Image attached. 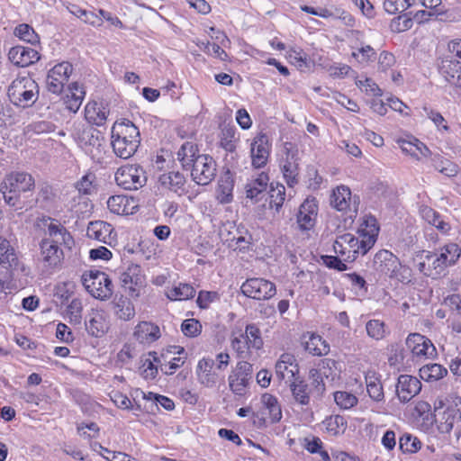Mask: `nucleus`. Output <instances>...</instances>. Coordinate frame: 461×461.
I'll return each mask as SVG.
<instances>
[{
    "instance_id": "nucleus-1",
    "label": "nucleus",
    "mask_w": 461,
    "mask_h": 461,
    "mask_svg": "<svg viewBox=\"0 0 461 461\" xmlns=\"http://www.w3.org/2000/svg\"><path fill=\"white\" fill-rule=\"evenodd\" d=\"M379 226L374 216L366 215L358 229V237L344 233L336 238L333 250L344 261L353 262L359 255H366L376 242Z\"/></svg>"
},
{
    "instance_id": "nucleus-2",
    "label": "nucleus",
    "mask_w": 461,
    "mask_h": 461,
    "mask_svg": "<svg viewBox=\"0 0 461 461\" xmlns=\"http://www.w3.org/2000/svg\"><path fill=\"white\" fill-rule=\"evenodd\" d=\"M46 235L40 242L39 260L44 268L52 270L59 268L64 259L60 246L70 248L74 240L66 227L57 220L49 218Z\"/></svg>"
},
{
    "instance_id": "nucleus-3",
    "label": "nucleus",
    "mask_w": 461,
    "mask_h": 461,
    "mask_svg": "<svg viewBox=\"0 0 461 461\" xmlns=\"http://www.w3.org/2000/svg\"><path fill=\"white\" fill-rule=\"evenodd\" d=\"M177 159L185 170L191 171L192 179L198 185H208L216 176L214 159L209 155L198 154L197 145L194 142L182 144L177 151Z\"/></svg>"
},
{
    "instance_id": "nucleus-4",
    "label": "nucleus",
    "mask_w": 461,
    "mask_h": 461,
    "mask_svg": "<svg viewBox=\"0 0 461 461\" xmlns=\"http://www.w3.org/2000/svg\"><path fill=\"white\" fill-rule=\"evenodd\" d=\"M461 255V249L456 243H447L435 251H423L418 264L420 273L432 278L445 276L447 268L454 266Z\"/></svg>"
},
{
    "instance_id": "nucleus-5",
    "label": "nucleus",
    "mask_w": 461,
    "mask_h": 461,
    "mask_svg": "<svg viewBox=\"0 0 461 461\" xmlns=\"http://www.w3.org/2000/svg\"><path fill=\"white\" fill-rule=\"evenodd\" d=\"M111 134V145L117 157L127 159L134 155L140 143V136L139 129L131 121L116 122Z\"/></svg>"
},
{
    "instance_id": "nucleus-6",
    "label": "nucleus",
    "mask_w": 461,
    "mask_h": 461,
    "mask_svg": "<svg viewBox=\"0 0 461 461\" xmlns=\"http://www.w3.org/2000/svg\"><path fill=\"white\" fill-rule=\"evenodd\" d=\"M35 180L32 175L14 171L7 174L0 185V192L5 203L15 210L23 208L21 202V194L34 189Z\"/></svg>"
},
{
    "instance_id": "nucleus-7",
    "label": "nucleus",
    "mask_w": 461,
    "mask_h": 461,
    "mask_svg": "<svg viewBox=\"0 0 461 461\" xmlns=\"http://www.w3.org/2000/svg\"><path fill=\"white\" fill-rule=\"evenodd\" d=\"M74 138L79 147L95 163H103L106 154L104 135L91 126L84 127L74 132Z\"/></svg>"
},
{
    "instance_id": "nucleus-8",
    "label": "nucleus",
    "mask_w": 461,
    "mask_h": 461,
    "mask_svg": "<svg viewBox=\"0 0 461 461\" xmlns=\"http://www.w3.org/2000/svg\"><path fill=\"white\" fill-rule=\"evenodd\" d=\"M373 268L380 278L389 277L402 283L410 281V269L389 250L382 249L375 255Z\"/></svg>"
},
{
    "instance_id": "nucleus-9",
    "label": "nucleus",
    "mask_w": 461,
    "mask_h": 461,
    "mask_svg": "<svg viewBox=\"0 0 461 461\" xmlns=\"http://www.w3.org/2000/svg\"><path fill=\"white\" fill-rule=\"evenodd\" d=\"M39 94L37 83L30 77L14 79L8 88V96L11 102L20 107L32 105Z\"/></svg>"
},
{
    "instance_id": "nucleus-10",
    "label": "nucleus",
    "mask_w": 461,
    "mask_h": 461,
    "mask_svg": "<svg viewBox=\"0 0 461 461\" xmlns=\"http://www.w3.org/2000/svg\"><path fill=\"white\" fill-rule=\"evenodd\" d=\"M253 423L258 428H265L267 424L280 421L282 409L276 397L270 393H263L258 404L252 412Z\"/></svg>"
},
{
    "instance_id": "nucleus-11",
    "label": "nucleus",
    "mask_w": 461,
    "mask_h": 461,
    "mask_svg": "<svg viewBox=\"0 0 461 461\" xmlns=\"http://www.w3.org/2000/svg\"><path fill=\"white\" fill-rule=\"evenodd\" d=\"M86 290L95 298L104 301L113 292V285L108 275L100 270H89L81 276Z\"/></svg>"
},
{
    "instance_id": "nucleus-12",
    "label": "nucleus",
    "mask_w": 461,
    "mask_h": 461,
    "mask_svg": "<svg viewBox=\"0 0 461 461\" xmlns=\"http://www.w3.org/2000/svg\"><path fill=\"white\" fill-rule=\"evenodd\" d=\"M299 153L298 149L290 142L284 144L283 154L279 159V167L289 187L299 183Z\"/></svg>"
},
{
    "instance_id": "nucleus-13",
    "label": "nucleus",
    "mask_w": 461,
    "mask_h": 461,
    "mask_svg": "<svg viewBox=\"0 0 461 461\" xmlns=\"http://www.w3.org/2000/svg\"><path fill=\"white\" fill-rule=\"evenodd\" d=\"M116 184L126 190H137L147 181L146 173L138 165H124L115 172Z\"/></svg>"
},
{
    "instance_id": "nucleus-14",
    "label": "nucleus",
    "mask_w": 461,
    "mask_h": 461,
    "mask_svg": "<svg viewBox=\"0 0 461 461\" xmlns=\"http://www.w3.org/2000/svg\"><path fill=\"white\" fill-rule=\"evenodd\" d=\"M240 291L246 297L261 301L272 298L276 293V285L269 280L260 277L247 279L240 286Z\"/></svg>"
},
{
    "instance_id": "nucleus-15",
    "label": "nucleus",
    "mask_w": 461,
    "mask_h": 461,
    "mask_svg": "<svg viewBox=\"0 0 461 461\" xmlns=\"http://www.w3.org/2000/svg\"><path fill=\"white\" fill-rule=\"evenodd\" d=\"M73 72V66L68 61H62L51 68L47 75L46 85L49 92L60 95L69 77Z\"/></svg>"
},
{
    "instance_id": "nucleus-16",
    "label": "nucleus",
    "mask_w": 461,
    "mask_h": 461,
    "mask_svg": "<svg viewBox=\"0 0 461 461\" xmlns=\"http://www.w3.org/2000/svg\"><path fill=\"white\" fill-rule=\"evenodd\" d=\"M271 151V143L266 133L259 132L250 142L249 154L251 166L259 169L267 166Z\"/></svg>"
},
{
    "instance_id": "nucleus-17",
    "label": "nucleus",
    "mask_w": 461,
    "mask_h": 461,
    "mask_svg": "<svg viewBox=\"0 0 461 461\" xmlns=\"http://www.w3.org/2000/svg\"><path fill=\"white\" fill-rule=\"evenodd\" d=\"M120 282L122 287L128 292L131 297H139L145 283L140 266L137 264L129 265L126 270L121 273Z\"/></svg>"
},
{
    "instance_id": "nucleus-18",
    "label": "nucleus",
    "mask_w": 461,
    "mask_h": 461,
    "mask_svg": "<svg viewBox=\"0 0 461 461\" xmlns=\"http://www.w3.org/2000/svg\"><path fill=\"white\" fill-rule=\"evenodd\" d=\"M406 345L417 358L431 359L437 350L431 340L420 333H411L406 339Z\"/></svg>"
},
{
    "instance_id": "nucleus-19",
    "label": "nucleus",
    "mask_w": 461,
    "mask_h": 461,
    "mask_svg": "<svg viewBox=\"0 0 461 461\" xmlns=\"http://www.w3.org/2000/svg\"><path fill=\"white\" fill-rule=\"evenodd\" d=\"M86 330L95 338L103 337L109 330V316L102 309H92L85 321Z\"/></svg>"
},
{
    "instance_id": "nucleus-20",
    "label": "nucleus",
    "mask_w": 461,
    "mask_h": 461,
    "mask_svg": "<svg viewBox=\"0 0 461 461\" xmlns=\"http://www.w3.org/2000/svg\"><path fill=\"white\" fill-rule=\"evenodd\" d=\"M330 204L339 212H349V217L357 214V206L356 202L352 201L350 189L346 185L338 186L333 190L330 196Z\"/></svg>"
},
{
    "instance_id": "nucleus-21",
    "label": "nucleus",
    "mask_w": 461,
    "mask_h": 461,
    "mask_svg": "<svg viewBox=\"0 0 461 461\" xmlns=\"http://www.w3.org/2000/svg\"><path fill=\"white\" fill-rule=\"evenodd\" d=\"M318 214V202L314 197H308L300 205L296 215L299 228L303 230L312 229L316 223Z\"/></svg>"
},
{
    "instance_id": "nucleus-22",
    "label": "nucleus",
    "mask_w": 461,
    "mask_h": 461,
    "mask_svg": "<svg viewBox=\"0 0 461 461\" xmlns=\"http://www.w3.org/2000/svg\"><path fill=\"white\" fill-rule=\"evenodd\" d=\"M439 69L449 84L461 87V59L449 51L442 59Z\"/></svg>"
},
{
    "instance_id": "nucleus-23",
    "label": "nucleus",
    "mask_w": 461,
    "mask_h": 461,
    "mask_svg": "<svg viewBox=\"0 0 461 461\" xmlns=\"http://www.w3.org/2000/svg\"><path fill=\"white\" fill-rule=\"evenodd\" d=\"M10 61L21 68L28 67L38 61L40 57L37 50L28 46H14L8 52Z\"/></svg>"
},
{
    "instance_id": "nucleus-24",
    "label": "nucleus",
    "mask_w": 461,
    "mask_h": 461,
    "mask_svg": "<svg viewBox=\"0 0 461 461\" xmlns=\"http://www.w3.org/2000/svg\"><path fill=\"white\" fill-rule=\"evenodd\" d=\"M420 389L421 383L418 376H398L397 394L401 402H409Z\"/></svg>"
},
{
    "instance_id": "nucleus-25",
    "label": "nucleus",
    "mask_w": 461,
    "mask_h": 461,
    "mask_svg": "<svg viewBox=\"0 0 461 461\" xmlns=\"http://www.w3.org/2000/svg\"><path fill=\"white\" fill-rule=\"evenodd\" d=\"M133 336L140 344L150 345L161 337V332L155 323L140 321L135 326Z\"/></svg>"
},
{
    "instance_id": "nucleus-26",
    "label": "nucleus",
    "mask_w": 461,
    "mask_h": 461,
    "mask_svg": "<svg viewBox=\"0 0 461 461\" xmlns=\"http://www.w3.org/2000/svg\"><path fill=\"white\" fill-rule=\"evenodd\" d=\"M166 362L167 354L161 353L158 356L157 352L150 351L141 357L140 368L144 373L149 372V375H157L159 371L168 375Z\"/></svg>"
},
{
    "instance_id": "nucleus-27",
    "label": "nucleus",
    "mask_w": 461,
    "mask_h": 461,
    "mask_svg": "<svg viewBox=\"0 0 461 461\" xmlns=\"http://www.w3.org/2000/svg\"><path fill=\"white\" fill-rule=\"evenodd\" d=\"M138 205L132 197L113 195L107 200V208L114 214L129 215L135 212Z\"/></svg>"
},
{
    "instance_id": "nucleus-28",
    "label": "nucleus",
    "mask_w": 461,
    "mask_h": 461,
    "mask_svg": "<svg viewBox=\"0 0 461 461\" xmlns=\"http://www.w3.org/2000/svg\"><path fill=\"white\" fill-rule=\"evenodd\" d=\"M304 349L313 356H325L330 351V345L320 335L306 332L302 337Z\"/></svg>"
},
{
    "instance_id": "nucleus-29",
    "label": "nucleus",
    "mask_w": 461,
    "mask_h": 461,
    "mask_svg": "<svg viewBox=\"0 0 461 461\" xmlns=\"http://www.w3.org/2000/svg\"><path fill=\"white\" fill-rule=\"evenodd\" d=\"M109 114L107 105L96 101L88 102L85 107V118L92 124L103 126Z\"/></svg>"
},
{
    "instance_id": "nucleus-30",
    "label": "nucleus",
    "mask_w": 461,
    "mask_h": 461,
    "mask_svg": "<svg viewBox=\"0 0 461 461\" xmlns=\"http://www.w3.org/2000/svg\"><path fill=\"white\" fill-rule=\"evenodd\" d=\"M85 95L86 91L83 86L77 82L69 84L63 97L66 108L74 113H77L82 104Z\"/></svg>"
},
{
    "instance_id": "nucleus-31",
    "label": "nucleus",
    "mask_w": 461,
    "mask_h": 461,
    "mask_svg": "<svg viewBox=\"0 0 461 461\" xmlns=\"http://www.w3.org/2000/svg\"><path fill=\"white\" fill-rule=\"evenodd\" d=\"M294 380L290 383V390L294 399L302 405H307L310 402V394L312 387V384L304 376H293Z\"/></svg>"
},
{
    "instance_id": "nucleus-32",
    "label": "nucleus",
    "mask_w": 461,
    "mask_h": 461,
    "mask_svg": "<svg viewBox=\"0 0 461 461\" xmlns=\"http://www.w3.org/2000/svg\"><path fill=\"white\" fill-rule=\"evenodd\" d=\"M269 182L267 173L261 172L257 177L248 181L245 185L246 198L258 202L259 195L266 192Z\"/></svg>"
},
{
    "instance_id": "nucleus-33",
    "label": "nucleus",
    "mask_w": 461,
    "mask_h": 461,
    "mask_svg": "<svg viewBox=\"0 0 461 461\" xmlns=\"http://www.w3.org/2000/svg\"><path fill=\"white\" fill-rule=\"evenodd\" d=\"M0 266L5 269H15L18 258L15 249L6 239L0 237Z\"/></svg>"
},
{
    "instance_id": "nucleus-34",
    "label": "nucleus",
    "mask_w": 461,
    "mask_h": 461,
    "mask_svg": "<svg viewBox=\"0 0 461 461\" xmlns=\"http://www.w3.org/2000/svg\"><path fill=\"white\" fill-rule=\"evenodd\" d=\"M113 232L111 224L102 221H91L86 229V235L89 239L107 243Z\"/></svg>"
},
{
    "instance_id": "nucleus-35",
    "label": "nucleus",
    "mask_w": 461,
    "mask_h": 461,
    "mask_svg": "<svg viewBox=\"0 0 461 461\" xmlns=\"http://www.w3.org/2000/svg\"><path fill=\"white\" fill-rule=\"evenodd\" d=\"M113 305L114 314L122 321H130L135 316L134 305L127 297L115 298Z\"/></svg>"
},
{
    "instance_id": "nucleus-36",
    "label": "nucleus",
    "mask_w": 461,
    "mask_h": 461,
    "mask_svg": "<svg viewBox=\"0 0 461 461\" xmlns=\"http://www.w3.org/2000/svg\"><path fill=\"white\" fill-rule=\"evenodd\" d=\"M158 182L163 187L174 193H179L184 191L185 178L179 172H168L161 175Z\"/></svg>"
},
{
    "instance_id": "nucleus-37",
    "label": "nucleus",
    "mask_w": 461,
    "mask_h": 461,
    "mask_svg": "<svg viewBox=\"0 0 461 461\" xmlns=\"http://www.w3.org/2000/svg\"><path fill=\"white\" fill-rule=\"evenodd\" d=\"M276 375H298L299 367L294 355L284 353L276 364Z\"/></svg>"
},
{
    "instance_id": "nucleus-38",
    "label": "nucleus",
    "mask_w": 461,
    "mask_h": 461,
    "mask_svg": "<svg viewBox=\"0 0 461 461\" xmlns=\"http://www.w3.org/2000/svg\"><path fill=\"white\" fill-rule=\"evenodd\" d=\"M322 424L326 431L331 436L342 435L348 428L346 419L340 415L330 416L322 421Z\"/></svg>"
},
{
    "instance_id": "nucleus-39",
    "label": "nucleus",
    "mask_w": 461,
    "mask_h": 461,
    "mask_svg": "<svg viewBox=\"0 0 461 461\" xmlns=\"http://www.w3.org/2000/svg\"><path fill=\"white\" fill-rule=\"evenodd\" d=\"M221 147L227 151L226 161L227 164L235 170L238 166L235 164L230 165V160H234L238 154L236 153L237 140H235L234 133L230 131H227V134L221 140Z\"/></svg>"
},
{
    "instance_id": "nucleus-40",
    "label": "nucleus",
    "mask_w": 461,
    "mask_h": 461,
    "mask_svg": "<svg viewBox=\"0 0 461 461\" xmlns=\"http://www.w3.org/2000/svg\"><path fill=\"white\" fill-rule=\"evenodd\" d=\"M230 357L227 353H220L216 357V360L210 358H203L198 363V369L203 373H209L212 371L214 365H217L219 371L224 370L228 366Z\"/></svg>"
},
{
    "instance_id": "nucleus-41",
    "label": "nucleus",
    "mask_w": 461,
    "mask_h": 461,
    "mask_svg": "<svg viewBox=\"0 0 461 461\" xmlns=\"http://www.w3.org/2000/svg\"><path fill=\"white\" fill-rule=\"evenodd\" d=\"M76 188L79 194L91 195L97 190L96 176L93 172L85 174L77 183Z\"/></svg>"
},
{
    "instance_id": "nucleus-42",
    "label": "nucleus",
    "mask_w": 461,
    "mask_h": 461,
    "mask_svg": "<svg viewBox=\"0 0 461 461\" xmlns=\"http://www.w3.org/2000/svg\"><path fill=\"white\" fill-rule=\"evenodd\" d=\"M195 294L194 288L188 284H179L167 292V296L172 301L187 300Z\"/></svg>"
},
{
    "instance_id": "nucleus-43",
    "label": "nucleus",
    "mask_w": 461,
    "mask_h": 461,
    "mask_svg": "<svg viewBox=\"0 0 461 461\" xmlns=\"http://www.w3.org/2000/svg\"><path fill=\"white\" fill-rule=\"evenodd\" d=\"M432 163L435 169L446 176H455L458 172V167L455 163L449 161L448 159H443L439 156H435L432 158Z\"/></svg>"
},
{
    "instance_id": "nucleus-44",
    "label": "nucleus",
    "mask_w": 461,
    "mask_h": 461,
    "mask_svg": "<svg viewBox=\"0 0 461 461\" xmlns=\"http://www.w3.org/2000/svg\"><path fill=\"white\" fill-rule=\"evenodd\" d=\"M270 206L278 211L285 199V187L284 185L276 183V185L272 183L270 185Z\"/></svg>"
},
{
    "instance_id": "nucleus-45",
    "label": "nucleus",
    "mask_w": 461,
    "mask_h": 461,
    "mask_svg": "<svg viewBox=\"0 0 461 461\" xmlns=\"http://www.w3.org/2000/svg\"><path fill=\"white\" fill-rule=\"evenodd\" d=\"M424 115L428 117L436 126L438 131L440 132H448L449 131V126L447 124V122L443 117V115L429 107L424 106L423 107Z\"/></svg>"
},
{
    "instance_id": "nucleus-46",
    "label": "nucleus",
    "mask_w": 461,
    "mask_h": 461,
    "mask_svg": "<svg viewBox=\"0 0 461 461\" xmlns=\"http://www.w3.org/2000/svg\"><path fill=\"white\" fill-rule=\"evenodd\" d=\"M366 384V390L369 396L375 400L381 401L384 397L383 386L378 380V376H364Z\"/></svg>"
},
{
    "instance_id": "nucleus-47",
    "label": "nucleus",
    "mask_w": 461,
    "mask_h": 461,
    "mask_svg": "<svg viewBox=\"0 0 461 461\" xmlns=\"http://www.w3.org/2000/svg\"><path fill=\"white\" fill-rule=\"evenodd\" d=\"M358 63L372 62L376 59V51L370 45H363L351 53Z\"/></svg>"
},
{
    "instance_id": "nucleus-48",
    "label": "nucleus",
    "mask_w": 461,
    "mask_h": 461,
    "mask_svg": "<svg viewBox=\"0 0 461 461\" xmlns=\"http://www.w3.org/2000/svg\"><path fill=\"white\" fill-rule=\"evenodd\" d=\"M14 34L19 39H21L28 43L35 44V43L39 42L38 34L34 32L32 27H31L30 25H28L26 23H22V24L18 25L15 28Z\"/></svg>"
},
{
    "instance_id": "nucleus-49",
    "label": "nucleus",
    "mask_w": 461,
    "mask_h": 461,
    "mask_svg": "<svg viewBox=\"0 0 461 461\" xmlns=\"http://www.w3.org/2000/svg\"><path fill=\"white\" fill-rule=\"evenodd\" d=\"M244 338L251 348L258 349L263 345L260 330L254 324L247 325Z\"/></svg>"
},
{
    "instance_id": "nucleus-50",
    "label": "nucleus",
    "mask_w": 461,
    "mask_h": 461,
    "mask_svg": "<svg viewBox=\"0 0 461 461\" xmlns=\"http://www.w3.org/2000/svg\"><path fill=\"white\" fill-rule=\"evenodd\" d=\"M198 46L204 53L212 55L221 60H226L228 59V54L219 44L211 43L210 41H202Z\"/></svg>"
},
{
    "instance_id": "nucleus-51",
    "label": "nucleus",
    "mask_w": 461,
    "mask_h": 461,
    "mask_svg": "<svg viewBox=\"0 0 461 461\" xmlns=\"http://www.w3.org/2000/svg\"><path fill=\"white\" fill-rule=\"evenodd\" d=\"M334 400L340 408L345 410L352 408L357 402V398L348 392H336Z\"/></svg>"
},
{
    "instance_id": "nucleus-52",
    "label": "nucleus",
    "mask_w": 461,
    "mask_h": 461,
    "mask_svg": "<svg viewBox=\"0 0 461 461\" xmlns=\"http://www.w3.org/2000/svg\"><path fill=\"white\" fill-rule=\"evenodd\" d=\"M411 5V0H384V8L391 14L405 11Z\"/></svg>"
},
{
    "instance_id": "nucleus-53",
    "label": "nucleus",
    "mask_w": 461,
    "mask_h": 461,
    "mask_svg": "<svg viewBox=\"0 0 461 461\" xmlns=\"http://www.w3.org/2000/svg\"><path fill=\"white\" fill-rule=\"evenodd\" d=\"M400 448L403 452H416L420 448V441L410 434H404L399 440Z\"/></svg>"
},
{
    "instance_id": "nucleus-54",
    "label": "nucleus",
    "mask_w": 461,
    "mask_h": 461,
    "mask_svg": "<svg viewBox=\"0 0 461 461\" xmlns=\"http://www.w3.org/2000/svg\"><path fill=\"white\" fill-rule=\"evenodd\" d=\"M356 85L357 86V87H359L361 90L365 91L366 94H367L369 95H373V96H381L382 95L381 88L371 78L366 77L363 80L358 79L356 81Z\"/></svg>"
},
{
    "instance_id": "nucleus-55",
    "label": "nucleus",
    "mask_w": 461,
    "mask_h": 461,
    "mask_svg": "<svg viewBox=\"0 0 461 461\" xmlns=\"http://www.w3.org/2000/svg\"><path fill=\"white\" fill-rule=\"evenodd\" d=\"M413 19L409 17L407 14L399 15L393 19L390 27L393 32H405L412 27Z\"/></svg>"
},
{
    "instance_id": "nucleus-56",
    "label": "nucleus",
    "mask_w": 461,
    "mask_h": 461,
    "mask_svg": "<svg viewBox=\"0 0 461 461\" xmlns=\"http://www.w3.org/2000/svg\"><path fill=\"white\" fill-rule=\"evenodd\" d=\"M249 380L246 376H230L229 386L237 395H244L247 392Z\"/></svg>"
},
{
    "instance_id": "nucleus-57",
    "label": "nucleus",
    "mask_w": 461,
    "mask_h": 461,
    "mask_svg": "<svg viewBox=\"0 0 461 461\" xmlns=\"http://www.w3.org/2000/svg\"><path fill=\"white\" fill-rule=\"evenodd\" d=\"M403 351L399 348H392L388 357V364L394 367L397 372L407 371L403 367Z\"/></svg>"
},
{
    "instance_id": "nucleus-58",
    "label": "nucleus",
    "mask_w": 461,
    "mask_h": 461,
    "mask_svg": "<svg viewBox=\"0 0 461 461\" xmlns=\"http://www.w3.org/2000/svg\"><path fill=\"white\" fill-rule=\"evenodd\" d=\"M366 332L369 337L375 339H381L384 336V322L378 320H371L366 325Z\"/></svg>"
},
{
    "instance_id": "nucleus-59",
    "label": "nucleus",
    "mask_w": 461,
    "mask_h": 461,
    "mask_svg": "<svg viewBox=\"0 0 461 461\" xmlns=\"http://www.w3.org/2000/svg\"><path fill=\"white\" fill-rule=\"evenodd\" d=\"M454 411L447 408L442 413L441 420L438 425L440 433H449L454 427Z\"/></svg>"
},
{
    "instance_id": "nucleus-60",
    "label": "nucleus",
    "mask_w": 461,
    "mask_h": 461,
    "mask_svg": "<svg viewBox=\"0 0 461 461\" xmlns=\"http://www.w3.org/2000/svg\"><path fill=\"white\" fill-rule=\"evenodd\" d=\"M287 58L292 64L300 68L307 67V55L302 50H290Z\"/></svg>"
},
{
    "instance_id": "nucleus-61",
    "label": "nucleus",
    "mask_w": 461,
    "mask_h": 461,
    "mask_svg": "<svg viewBox=\"0 0 461 461\" xmlns=\"http://www.w3.org/2000/svg\"><path fill=\"white\" fill-rule=\"evenodd\" d=\"M220 299L217 292L201 291L198 294L196 303L200 308L207 309L209 305Z\"/></svg>"
},
{
    "instance_id": "nucleus-62",
    "label": "nucleus",
    "mask_w": 461,
    "mask_h": 461,
    "mask_svg": "<svg viewBox=\"0 0 461 461\" xmlns=\"http://www.w3.org/2000/svg\"><path fill=\"white\" fill-rule=\"evenodd\" d=\"M181 330L185 335L189 337L196 336L201 330V324L195 319H188L183 321Z\"/></svg>"
},
{
    "instance_id": "nucleus-63",
    "label": "nucleus",
    "mask_w": 461,
    "mask_h": 461,
    "mask_svg": "<svg viewBox=\"0 0 461 461\" xmlns=\"http://www.w3.org/2000/svg\"><path fill=\"white\" fill-rule=\"evenodd\" d=\"M395 64L394 56L387 51H382L378 58V69L386 72Z\"/></svg>"
},
{
    "instance_id": "nucleus-64",
    "label": "nucleus",
    "mask_w": 461,
    "mask_h": 461,
    "mask_svg": "<svg viewBox=\"0 0 461 461\" xmlns=\"http://www.w3.org/2000/svg\"><path fill=\"white\" fill-rule=\"evenodd\" d=\"M324 264L329 268H333L338 271H345L348 269L347 265L345 264L346 261L342 259L339 256H325L323 257Z\"/></svg>"
}]
</instances>
